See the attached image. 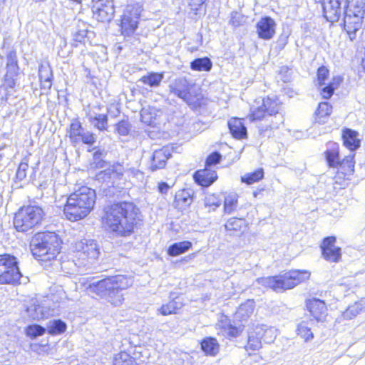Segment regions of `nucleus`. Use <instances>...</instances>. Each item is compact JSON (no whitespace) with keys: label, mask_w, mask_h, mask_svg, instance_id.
<instances>
[{"label":"nucleus","mask_w":365,"mask_h":365,"mask_svg":"<svg viewBox=\"0 0 365 365\" xmlns=\"http://www.w3.org/2000/svg\"><path fill=\"white\" fill-rule=\"evenodd\" d=\"M224 323L225 326L227 327V334L229 336L236 337L239 335V329L237 327H233L232 324H230V322L228 319H226Z\"/></svg>","instance_id":"e2e57ef3"},{"label":"nucleus","mask_w":365,"mask_h":365,"mask_svg":"<svg viewBox=\"0 0 365 365\" xmlns=\"http://www.w3.org/2000/svg\"><path fill=\"white\" fill-rule=\"evenodd\" d=\"M244 225V219L232 217L227 220L225 228L227 230L240 231Z\"/></svg>","instance_id":"3c124183"},{"label":"nucleus","mask_w":365,"mask_h":365,"mask_svg":"<svg viewBox=\"0 0 365 365\" xmlns=\"http://www.w3.org/2000/svg\"><path fill=\"white\" fill-rule=\"evenodd\" d=\"M126 169L120 163H115L97 175L98 180L107 181L112 178L120 179L123 177Z\"/></svg>","instance_id":"412c9836"},{"label":"nucleus","mask_w":365,"mask_h":365,"mask_svg":"<svg viewBox=\"0 0 365 365\" xmlns=\"http://www.w3.org/2000/svg\"><path fill=\"white\" fill-rule=\"evenodd\" d=\"M89 122L101 131L108 129V116L106 114H87Z\"/></svg>","instance_id":"c756f323"},{"label":"nucleus","mask_w":365,"mask_h":365,"mask_svg":"<svg viewBox=\"0 0 365 365\" xmlns=\"http://www.w3.org/2000/svg\"><path fill=\"white\" fill-rule=\"evenodd\" d=\"M1 266H4L5 270L0 274V284H14L19 282L22 275L16 257L9 254L0 255Z\"/></svg>","instance_id":"0eeeda50"},{"label":"nucleus","mask_w":365,"mask_h":365,"mask_svg":"<svg viewBox=\"0 0 365 365\" xmlns=\"http://www.w3.org/2000/svg\"><path fill=\"white\" fill-rule=\"evenodd\" d=\"M201 348L206 354L215 356L220 349L217 341L212 337H207L201 343Z\"/></svg>","instance_id":"2f4dec72"},{"label":"nucleus","mask_w":365,"mask_h":365,"mask_svg":"<svg viewBox=\"0 0 365 365\" xmlns=\"http://www.w3.org/2000/svg\"><path fill=\"white\" fill-rule=\"evenodd\" d=\"M364 14L361 11L352 12L344 10V26L351 41L356 38V32L361 28Z\"/></svg>","instance_id":"1a4fd4ad"},{"label":"nucleus","mask_w":365,"mask_h":365,"mask_svg":"<svg viewBox=\"0 0 365 365\" xmlns=\"http://www.w3.org/2000/svg\"><path fill=\"white\" fill-rule=\"evenodd\" d=\"M7 73L6 74H9L11 76H16L18 73L19 66L18 63L12 64V65H6Z\"/></svg>","instance_id":"774afa93"},{"label":"nucleus","mask_w":365,"mask_h":365,"mask_svg":"<svg viewBox=\"0 0 365 365\" xmlns=\"http://www.w3.org/2000/svg\"><path fill=\"white\" fill-rule=\"evenodd\" d=\"M363 309L364 306L361 302H356L346 309L343 313V317L344 319L350 320L357 316Z\"/></svg>","instance_id":"79ce46f5"},{"label":"nucleus","mask_w":365,"mask_h":365,"mask_svg":"<svg viewBox=\"0 0 365 365\" xmlns=\"http://www.w3.org/2000/svg\"><path fill=\"white\" fill-rule=\"evenodd\" d=\"M339 166L346 175L352 174L354 168V155H349L344 158Z\"/></svg>","instance_id":"a18cd8bd"},{"label":"nucleus","mask_w":365,"mask_h":365,"mask_svg":"<svg viewBox=\"0 0 365 365\" xmlns=\"http://www.w3.org/2000/svg\"><path fill=\"white\" fill-rule=\"evenodd\" d=\"M163 79V74L158 73H150L148 75L143 76L139 80L145 85L150 87H158Z\"/></svg>","instance_id":"72a5a7b5"},{"label":"nucleus","mask_w":365,"mask_h":365,"mask_svg":"<svg viewBox=\"0 0 365 365\" xmlns=\"http://www.w3.org/2000/svg\"><path fill=\"white\" fill-rule=\"evenodd\" d=\"M27 312L34 320H39L46 317L43 307L39 304H34L27 308Z\"/></svg>","instance_id":"49530a36"},{"label":"nucleus","mask_w":365,"mask_h":365,"mask_svg":"<svg viewBox=\"0 0 365 365\" xmlns=\"http://www.w3.org/2000/svg\"><path fill=\"white\" fill-rule=\"evenodd\" d=\"M237 206V197L236 195H228L225 197L224 210L227 214H231Z\"/></svg>","instance_id":"de8ad7c7"},{"label":"nucleus","mask_w":365,"mask_h":365,"mask_svg":"<svg viewBox=\"0 0 365 365\" xmlns=\"http://www.w3.org/2000/svg\"><path fill=\"white\" fill-rule=\"evenodd\" d=\"M276 23L271 17L262 18L257 24L256 29L259 38L270 40L275 34Z\"/></svg>","instance_id":"dca6fc26"},{"label":"nucleus","mask_w":365,"mask_h":365,"mask_svg":"<svg viewBox=\"0 0 365 365\" xmlns=\"http://www.w3.org/2000/svg\"><path fill=\"white\" fill-rule=\"evenodd\" d=\"M96 197L95 190L88 187L70 195L63 208L66 218L74 222L86 217L93 208Z\"/></svg>","instance_id":"7ed1b4c3"},{"label":"nucleus","mask_w":365,"mask_h":365,"mask_svg":"<svg viewBox=\"0 0 365 365\" xmlns=\"http://www.w3.org/2000/svg\"><path fill=\"white\" fill-rule=\"evenodd\" d=\"M331 106L327 102L320 103L316 111L317 119L319 123H324V118L329 116L331 112Z\"/></svg>","instance_id":"ea45409f"},{"label":"nucleus","mask_w":365,"mask_h":365,"mask_svg":"<svg viewBox=\"0 0 365 365\" xmlns=\"http://www.w3.org/2000/svg\"><path fill=\"white\" fill-rule=\"evenodd\" d=\"M222 155L218 152H214L211 153L207 158L205 163V167L211 168L212 165H215L219 163L221 160Z\"/></svg>","instance_id":"6e6d98bb"},{"label":"nucleus","mask_w":365,"mask_h":365,"mask_svg":"<svg viewBox=\"0 0 365 365\" xmlns=\"http://www.w3.org/2000/svg\"><path fill=\"white\" fill-rule=\"evenodd\" d=\"M255 333L259 336L264 342L267 344L273 342L277 336V329L273 327H268L266 325L257 327Z\"/></svg>","instance_id":"bb28decb"},{"label":"nucleus","mask_w":365,"mask_h":365,"mask_svg":"<svg viewBox=\"0 0 365 365\" xmlns=\"http://www.w3.org/2000/svg\"><path fill=\"white\" fill-rule=\"evenodd\" d=\"M268 117L263 105L254 110L250 116L251 120H261L263 118Z\"/></svg>","instance_id":"4d7b16f0"},{"label":"nucleus","mask_w":365,"mask_h":365,"mask_svg":"<svg viewBox=\"0 0 365 365\" xmlns=\"http://www.w3.org/2000/svg\"><path fill=\"white\" fill-rule=\"evenodd\" d=\"M38 76L41 88L49 90L52 86L53 72L48 65H41L38 68Z\"/></svg>","instance_id":"a878e982"},{"label":"nucleus","mask_w":365,"mask_h":365,"mask_svg":"<svg viewBox=\"0 0 365 365\" xmlns=\"http://www.w3.org/2000/svg\"><path fill=\"white\" fill-rule=\"evenodd\" d=\"M309 277L310 273L307 271L292 270L280 275L258 278L257 282L259 284L278 292L292 289L309 279Z\"/></svg>","instance_id":"39448f33"},{"label":"nucleus","mask_w":365,"mask_h":365,"mask_svg":"<svg viewBox=\"0 0 365 365\" xmlns=\"http://www.w3.org/2000/svg\"><path fill=\"white\" fill-rule=\"evenodd\" d=\"M44 216V212L38 206H26L16 213L14 225L18 232H26L39 225Z\"/></svg>","instance_id":"423d86ee"},{"label":"nucleus","mask_w":365,"mask_h":365,"mask_svg":"<svg viewBox=\"0 0 365 365\" xmlns=\"http://www.w3.org/2000/svg\"><path fill=\"white\" fill-rule=\"evenodd\" d=\"M192 201V192L190 190H182L175 195L174 206L182 210L189 207Z\"/></svg>","instance_id":"4be33fe9"},{"label":"nucleus","mask_w":365,"mask_h":365,"mask_svg":"<svg viewBox=\"0 0 365 365\" xmlns=\"http://www.w3.org/2000/svg\"><path fill=\"white\" fill-rule=\"evenodd\" d=\"M171 156L170 150L168 148H163L153 152L150 158L149 169L155 171L164 168L167 160Z\"/></svg>","instance_id":"6ab92c4d"},{"label":"nucleus","mask_w":365,"mask_h":365,"mask_svg":"<svg viewBox=\"0 0 365 365\" xmlns=\"http://www.w3.org/2000/svg\"><path fill=\"white\" fill-rule=\"evenodd\" d=\"M87 266V264L84 263V262H78V264L77 262H75L74 261H64L61 263V269L63 270H66V273L68 274H73L76 271V267H78L79 268V272L81 270V267H86Z\"/></svg>","instance_id":"09e8293b"},{"label":"nucleus","mask_w":365,"mask_h":365,"mask_svg":"<svg viewBox=\"0 0 365 365\" xmlns=\"http://www.w3.org/2000/svg\"><path fill=\"white\" fill-rule=\"evenodd\" d=\"M336 237L331 236L324 239L321 244L323 257L329 262H337L341 259V249L335 245Z\"/></svg>","instance_id":"ddd939ff"},{"label":"nucleus","mask_w":365,"mask_h":365,"mask_svg":"<svg viewBox=\"0 0 365 365\" xmlns=\"http://www.w3.org/2000/svg\"><path fill=\"white\" fill-rule=\"evenodd\" d=\"M46 329L38 324H31L26 327V334L31 339H36L46 333Z\"/></svg>","instance_id":"c03bdc74"},{"label":"nucleus","mask_w":365,"mask_h":365,"mask_svg":"<svg viewBox=\"0 0 365 365\" xmlns=\"http://www.w3.org/2000/svg\"><path fill=\"white\" fill-rule=\"evenodd\" d=\"M84 131L81 122L78 119H74L70 124L69 128L67 130L66 136L70 138L71 143L73 145L80 143V138Z\"/></svg>","instance_id":"b1692460"},{"label":"nucleus","mask_w":365,"mask_h":365,"mask_svg":"<svg viewBox=\"0 0 365 365\" xmlns=\"http://www.w3.org/2000/svg\"><path fill=\"white\" fill-rule=\"evenodd\" d=\"M82 284L88 294L105 299L114 306H119L123 303V292L130 285L129 280L123 275L98 281H83Z\"/></svg>","instance_id":"f03ea898"},{"label":"nucleus","mask_w":365,"mask_h":365,"mask_svg":"<svg viewBox=\"0 0 365 365\" xmlns=\"http://www.w3.org/2000/svg\"><path fill=\"white\" fill-rule=\"evenodd\" d=\"M133 8L128 6L121 19L122 33L125 36H130L137 29L139 19V13L136 9L134 12Z\"/></svg>","instance_id":"4468645a"},{"label":"nucleus","mask_w":365,"mask_h":365,"mask_svg":"<svg viewBox=\"0 0 365 365\" xmlns=\"http://www.w3.org/2000/svg\"><path fill=\"white\" fill-rule=\"evenodd\" d=\"M262 104L268 117L274 115L275 119L274 122L272 120H271L272 124L269 125L271 129L277 128L284 121L283 115L279 113V105L277 101H272L269 98H264Z\"/></svg>","instance_id":"f3484780"},{"label":"nucleus","mask_w":365,"mask_h":365,"mask_svg":"<svg viewBox=\"0 0 365 365\" xmlns=\"http://www.w3.org/2000/svg\"><path fill=\"white\" fill-rule=\"evenodd\" d=\"M344 6L346 7L345 10L364 14L365 0H344Z\"/></svg>","instance_id":"4c0bfd02"},{"label":"nucleus","mask_w":365,"mask_h":365,"mask_svg":"<svg viewBox=\"0 0 365 365\" xmlns=\"http://www.w3.org/2000/svg\"><path fill=\"white\" fill-rule=\"evenodd\" d=\"M125 173L130 176L136 178L137 179L142 180L143 178V173L140 170L135 168H126Z\"/></svg>","instance_id":"0e129e2a"},{"label":"nucleus","mask_w":365,"mask_h":365,"mask_svg":"<svg viewBox=\"0 0 365 365\" xmlns=\"http://www.w3.org/2000/svg\"><path fill=\"white\" fill-rule=\"evenodd\" d=\"M262 340L259 336L250 334L248 337V342L245 346L246 350L257 351L262 347Z\"/></svg>","instance_id":"8fccbe9b"},{"label":"nucleus","mask_w":365,"mask_h":365,"mask_svg":"<svg viewBox=\"0 0 365 365\" xmlns=\"http://www.w3.org/2000/svg\"><path fill=\"white\" fill-rule=\"evenodd\" d=\"M28 168V160L24 158L19 164L16 171V177L19 180L21 181L26 178Z\"/></svg>","instance_id":"5fc2aeb1"},{"label":"nucleus","mask_w":365,"mask_h":365,"mask_svg":"<svg viewBox=\"0 0 365 365\" xmlns=\"http://www.w3.org/2000/svg\"><path fill=\"white\" fill-rule=\"evenodd\" d=\"M61 245V240L55 232H38L32 237L30 248L37 260L47 262L59 254Z\"/></svg>","instance_id":"20e7f679"},{"label":"nucleus","mask_w":365,"mask_h":365,"mask_svg":"<svg viewBox=\"0 0 365 365\" xmlns=\"http://www.w3.org/2000/svg\"><path fill=\"white\" fill-rule=\"evenodd\" d=\"M92 11L95 18L101 22L111 21L114 15L113 0H92Z\"/></svg>","instance_id":"9d476101"},{"label":"nucleus","mask_w":365,"mask_h":365,"mask_svg":"<svg viewBox=\"0 0 365 365\" xmlns=\"http://www.w3.org/2000/svg\"><path fill=\"white\" fill-rule=\"evenodd\" d=\"M325 158L329 167L338 168L341 162L339 151L337 149L327 150L325 153Z\"/></svg>","instance_id":"a19ab883"},{"label":"nucleus","mask_w":365,"mask_h":365,"mask_svg":"<svg viewBox=\"0 0 365 365\" xmlns=\"http://www.w3.org/2000/svg\"><path fill=\"white\" fill-rule=\"evenodd\" d=\"M192 245V244L190 241L175 242L169 247L168 254L173 257L178 256L189 250Z\"/></svg>","instance_id":"7c9ffc66"},{"label":"nucleus","mask_w":365,"mask_h":365,"mask_svg":"<svg viewBox=\"0 0 365 365\" xmlns=\"http://www.w3.org/2000/svg\"><path fill=\"white\" fill-rule=\"evenodd\" d=\"M130 130V124L128 120H122L116 124V131L122 136H126Z\"/></svg>","instance_id":"864d4df0"},{"label":"nucleus","mask_w":365,"mask_h":365,"mask_svg":"<svg viewBox=\"0 0 365 365\" xmlns=\"http://www.w3.org/2000/svg\"><path fill=\"white\" fill-rule=\"evenodd\" d=\"M307 307L311 315L317 320L323 322L327 317V309L325 302L313 298L307 302Z\"/></svg>","instance_id":"a211bd4d"},{"label":"nucleus","mask_w":365,"mask_h":365,"mask_svg":"<svg viewBox=\"0 0 365 365\" xmlns=\"http://www.w3.org/2000/svg\"><path fill=\"white\" fill-rule=\"evenodd\" d=\"M212 63L208 57L197 58L190 63V68L197 71H210L212 69Z\"/></svg>","instance_id":"473e14b6"},{"label":"nucleus","mask_w":365,"mask_h":365,"mask_svg":"<svg viewBox=\"0 0 365 365\" xmlns=\"http://www.w3.org/2000/svg\"><path fill=\"white\" fill-rule=\"evenodd\" d=\"M78 260L87 264V266L96 260L100 254L99 246L96 241L91 239H83L75 245Z\"/></svg>","instance_id":"6e6552de"},{"label":"nucleus","mask_w":365,"mask_h":365,"mask_svg":"<svg viewBox=\"0 0 365 365\" xmlns=\"http://www.w3.org/2000/svg\"><path fill=\"white\" fill-rule=\"evenodd\" d=\"M96 140V136L94 133L86 131L83 133L81 138H80V143L82 142L84 144L88 145H93Z\"/></svg>","instance_id":"13d9d810"},{"label":"nucleus","mask_w":365,"mask_h":365,"mask_svg":"<svg viewBox=\"0 0 365 365\" xmlns=\"http://www.w3.org/2000/svg\"><path fill=\"white\" fill-rule=\"evenodd\" d=\"M191 85L185 78L175 79L170 84L169 88L171 93L182 99L187 103H190V89Z\"/></svg>","instance_id":"2eb2a0df"},{"label":"nucleus","mask_w":365,"mask_h":365,"mask_svg":"<svg viewBox=\"0 0 365 365\" xmlns=\"http://www.w3.org/2000/svg\"><path fill=\"white\" fill-rule=\"evenodd\" d=\"M264 177V170L262 168H258L254 172L247 173L241 178L242 182L248 185L258 182Z\"/></svg>","instance_id":"58836bf2"},{"label":"nucleus","mask_w":365,"mask_h":365,"mask_svg":"<svg viewBox=\"0 0 365 365\" xmlns=\"http://www.w3.org/2000/svg\"><path fill=\"white\" fill-rule=\"evenodd\" d=\"M228 127L232 136L237 139L247 137V128L242 119L232 118L228 121Z\"/></svg>","instance_id":"5701e85b"},{"label":"nucleus","mask_w":365,"mask_h":365,"mask_svg":"<svg viewBox=\"0 0 365 365\" xmlns=\"http://www.w3.org/2000/svg\"><path fill=\"white\" fill-rule=\"evenodd\" d=\"M162 114V110L154 106H148L142 108L140 118L142 122L151 125L155 123V120Z\"/></svg>","instance_id":"393cba45"},{"label":"nucleus","mask_w":365,"mask_h":365,"mask_svg":"<svg viewBox=\"0 0 365 365\" xmlns=\"http://www.w3.org/2000/svg\"><path fill=\"white\" fill-rule=\"evenodd\" d=\"M103 154V152L99 150L94 152L93 156V162L91 163L92 167L95 168H103L106 166V161L102 159Z\"/></svg>","instance_id":"603ef678"},{"label":"nucleus","mask_w":365,"mask_h":365,"mask_svg":"<svg viewBox=\"0 0 365 365\" xmlns=\"http://www.w3.org/2000/svg\"><path fill=\"white\" fill-rule=\"evenodd\" d=\"M113 365H137V363L128 353L120 352L113 357Z\"/></svg>","instance_id":"e433bc0d"},{"label":"nucleus","mask_w":365,"mask_h":365,"mask_svg":"<svg viewBox=\"0 0 365 365\" xmlns=\"http://www.w3.org/2000/svg\"><path fill=\"white\" fill-rule=\"evenodd\" d=\"M297 334L303 338L305 341H308L313 338V334L311 331V328L309 327L307 322L303 321L299 323L297 329Z\"/></svg>","instance_id":"37998d69"},{"label":"nucleus","mask_w":365,"mask_h":365,"mask_svg":"<svg viewBox=\"0 0 365 365\" xmlns=\"http://www.w3.org/2000/svg\"><path fill=\"white\" fill-rule=\"evenodd\" d=\"M14 76H11V75H9V74H6L5 75V77H4V83L2 86V87L5 89V90H8L9 88H14L15 85H16V83H15V79H14Z\"/></svg>","instance_id":"052dcab7"},{"label":"nucleus","mask_w":365,"mask_h":365,"mask_svg":"<svg viewBox=\"0 0 365 365\" xmlns=\"http://www.w3.org/2000/svg\"><path fill=\"white\" fill-rule=\"evenodd\" d=\"M357 135L356 132L349 128L343 133L344 145L351 151L360 146V140L357 138Z\"/></svg>","instance_id":"c85d7f7f"},{"label":"nucleus","mask_w":365,"mask_h":365,"mask_svg":"<svg viewBox=\"0 0 365 365\" xmlns=\"http://www.w3.org/2000/svg\"><path fill=\"white\" fill-rule=\"evenodd\" d=\"M206 1L207 0H190L189 5L190 9L197 14V11L201 9Z\"/></svg>","instance_id":"69168bd1"},{"label":"nucleus","mask_w":365,"mask_h":365,"mask_svg":"<svg viewBox=\"0 0 365 365\" xmlns=\"http://www.w3.org/2000/svg\"><path fill=\"white\" fill-rule=\"evenodd\" d=\"M195 181L202 187L211 185L217 179V175L215 170L207 167L197 170L194 175Z\"/></svg>","instance_id":"aec40b11"},{"label":"nucleus","mask_w":365,"mask_h":365,"mask_svg":"<svg viewBox=\"0 0 365 365\" xmlns=\"http://www.w3.org/2000/svg\"><path fill=\"white\" fill-rule=\"evenodd\" d=\"M177 299H178V298L169 302L166 304H163L158 309V312L164 316L175 314L178 309H180L182 307V303Z\"/></svg>","instance_id":"c9c22d12"},{"label":"nucleus","mask_w":365,"mask_h":365,"mask_svg":"<svg viewBox=\"0 0 365 365\" xmlns=\"http://www.w3.org/2000/svg\"><path fill=\"white\" fill-rule=\"evenodd\" d=\"M139 208L131 202L113 203L105 209L103 221L111 232L119 237L129 236L141 220Z\"/></svg>","instance_id":"f257e3e1"},{"label":"nucleus","mask_w":365,"mask_h":365,"mask_svg":"<svg viewBox=\"0 0 365 365\" xmlns=\"http://www.w3.org/2000/svg\"><path fill=\"white\" fill-rule=\"evenodd\" d=\"M324 16L329 22L337 21L344 14V0H322Z\"/></svg>","instance_id":"9b49d317"},{"label":"nucleus","mask_w":365,"mask_h":365,"mask_svg":"<svg viewBox=\"0 0 365 365\" xmlns=\"http://www.w3.org/2000/svg\"><path fill=\"white\" fill-rule=\"evenodd\" d=\"M88 29L86 28L79 29L73 34V39L77 42H82L86 37Z\"/></svg>","instance_id":"680f3d73"},{"label":"nucleus","mask_w":365,"mask_h":365,"mask_svg":"<svg viewBox=\"0 0 365 365\" xmlns=\"http://www.w3.org/2000/svg\"><path fill=\"white\" fill-rule=\"evenodd\" d=\"M205 205L207 207H212L213 209L220 207V201L215 195H209L205 197Z\"/></svg>","instance_id":"bf43d9fd"},{"label":"nucleus","mask_w":365,"mask_h":365,"mask_svg":"<svg viewBox=\"0 0 365 365\" xmlns=\"http://www.w3.org/2000/svg\"><path fill=\"white\" fill-rule=\"evenodd\" d=\"M255 309V302L253 300H247L242 304L237 309L235 317L240 321H246L253 314Z\"/></svg>","instance_id":"cd10ccee"},{"label":"nucleus","mask_w":365,"mask_h":365,"mask_svg":"<svg viewBox=\"0 0 365 365\" xmlns=\"http://www.w3.org/2000/svg\"><path fill=\"white\" fill-rule=\"evenodd\" d=\"M46 330L51 335H58L63 333L66 329V324L60 319L50 321L46 326Z\"/></svg>","instance_id":"f704fd0d"},{"label":"nucleus","mask_w":365,"mask_h":365,"mask_svg":"<svg viewBox=\"0 0 365 365\" xmlns=\"http://www.w3.org/2000/svg\"><path fill=\"white\" fill-rule=\"evenodd\" d=\"M329 76V70L322 66L320 67L317 71V80L318 83L320 87H322L321 88V94L322 97L325 99L329 98L334 90L337 88L339 85L340 84L341 81V78L340 77L334 78L333 79V82L328 83L326 86L325 80L328 78Z\"/></svg>","instance_id":"f8f14e48"},{"label":"nucleus","mask_w":365,"mask_h":365,"mask_svg":"<svg viewBox=\"0 0 365 365\" xmlns=\"http://www.w3.org/2000/svg\"><path fill=\"white\" fill-rule=\"evenodd\" d=\"M7 63L6 65H12L18 63L16 52L14 50L10 51L6 56Z\"/></svg>","instance_id":"338daca9"}]
</instances>
